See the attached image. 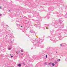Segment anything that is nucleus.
<instances>
[{
    "label": "nucleus",
    "mask_w": 67,
    "mask_h": 67,
    "mask_svg": "<svg viewBox=\"0 0 67 67\" xmlns=\"http://www.w3.org/2000/svg\"><path fill=\"white\" fill-rule=\"evenodd\" d=\"M31 41L33 43H36L37 45H38L39 47H40L43 48L44 47L43 45H39L43 41V40H42V38H39L37 39H36L35 40H33L32 38H31Z\"/></svg>",
    "instance_id": "obj_1"
},
{
    "label": "nucleus",
    "mask_w": 67,
    "mask_h": 67,
    "mask_svg": "<svg viewBox=\"0 0 67 67\" xmlns=\"http://www.w3.org/2000/svg\"><path fill=\"white\" fill-rule=\"evenodd\" d=\"M30 32L32 33H34L35 34H36V33L35 32H34L33 30H30Z\"/></svg>",
    "instance_id": "obj_2"
},
{
    "label": "nucleus",
    "mask_w": 67,
    "mask_h": 67,
    "mask_svg": "<svg viewBox=\"0 0 67 67\" xmlns=\"http://www.w3.org/2000/svg\"><path fill=\"white\" fill-rule=\"evenodd\" d=\"M53 7H49V11H50V10H52L53 9Z\"/></svg>",
    "instance_id": "obj_3"
},
{
    "label": "nucleus",
    "mask_w": 67,
    "mask_h": 67,
    "mask_svg": "<svg viewBox=\"0 0 67 67\" xmlns=\"http://www.w3.org/2000/svg\"><path fill=\"white\" fill-rule=\"evenodd\" d=\"M49 24H45L44 25V26L45 27H49Z\"/></svg>",
    "instance_id": "obj_4"
},
{
    "label": "nucleus",
    "mask_w": 67,
    "mask_h": 67,
    "mask_svg": "<svg viewBox=\"0 0 67 67\" xmlns=\"http://www.w3.org/2000/svg\"><path fill=\"white\" fill-rule=\"evenodd\" d=\"M37 27H39V29H41V24H38L37 25Z\"/></svg>",
    "instance_id": "obj_5"
},
{
    "label": "nucleus",
    "mask_w": 67,
    "mask_h": 67,
    "mask_svg": "<svg viewBox=\"0 0 67 67\" xmlns=\"http://www.w3.org/2000/svg\"><path fill=\"white\" fill-rule=\"evenodd\" d=\"M49 37H50V40H51V41H52V40H53V37H52V36H49Z\"/></svg>",
    "instance_id": "obj_6"
},
{
    "label": "nucleus",
    "mask_w": 67,
    "mask_h": 67,
    "mask_svg": "<svg viewBox=\"0 0 67 67\" xmlns=\"http://www.w3.org/2000/svg\"><path fill=\"white\" fill-rule=\"evenodd\" d=\"M33 59H35V58H36V56L35 55H34L33 56Z\"/></svg>",
    "instance_id": "obj_7"
},
{
    "label": "nucleus",
    "mask_w": 67,
    "mask_h": 67,
    "mask_svg": "<svg viewBox=\"0 0 67 67\" xmlns=\"http://www.w3.org/2000/svg\"><path fill=\"white\" fill-rule=\"evenodd\" d=\"M59 22H60L61 23L62 22V19H59Z\"/></svg>",
    "instance_id": "obj_8"
},
{
    "label": "nucleus",
    "mask_w": 67,
    "mask_h": 67,
    "mask_svg": "<svg viewBox=\"0 0 67 67\" xmlns=\"http://www.w3.org/2000/svg\"><path fill=\"white\" fill-rule=\"evenodd\" d=\"M21 64H19L18 65V67H21Z\"/></svg>",
    "instance_id": "obj_9"
},
{
    "label": "nucleus",
    "mask_w": 67,
    "mask_h": 67,
    "mask_svg": "<svg viewBox=\"0 0 67 67\" xmlns=\"http://www.w3.org/2000/svg\"><path fill=\"white\" fill-rule=\"evenodd\" d=\"M57 62H60V59H57Z\"/></svg>",
    "instance_id": "obj_10"
},
{
    "label": "nucleus",
    "mask_w": 67,
    "mask_h": 67,
    "mask_svg": "<svg viewBox=\"0 0 67 67\" xmlns=\"http://www.w3.org/2000/svg\"><path fill=\"white\" fill-rule=\"evenodd\" d=\"M56 22H55V23H54V25H53V26H55V25L57 24V23H56Z\"/></svg>",
    "instance_id": "obj_11"
},
{
    "label": "nucleus",
    "mask_w": 67,
    "mask_h": 67,
    "mask_svg": "<svg viewBox=\"0 0 67 67\" xmlns=\"http://www.w3.org/2000/svg\"><path fill=\"white\" fill-rule=\"evenodd\" d=\"M52 65L53 66H55V64L54 63H52Z\"/></svg>",
    "instance_id": "obj_12"
},
{
    "label": "nucleus",
    "mask_w": 67,
    "mask_h": 67,
    "mask_svg": "<svg viewBox=\"0 0 67 67\" xmlns=\"http://www.w3.org/2000/svg\"><path fill=\"white\" fill-rule=\"evenodd\" d=\"M8 50H11V48H8Z\"/></svg>",
    "instance_id": "obj_13"
},
{
    "label": "nucleus",
    "mask_w": 67,
    "mask_h": 67,
    "mask_svg": "<svg viewBox=\"0 0 67 67\" xmlns=\"http://www.w3.org/2000/svg\"><path fill=\"white\" fill-rule=\"evenodd\" d=\"M51 64H52L51 62H50L49 63L48 65H51Z\"/></svg>",
    "instance_id": "obj_14"
},
{
    "label": "nucleus",
    "mask_w": 67,
    "mask_h": 67,
    "mask_svg": "<svg viewBox=\"0 0 67 67\" xmlns=\"http://www.w3.org/2000/svg\"><path fill=\"white\" fill-rule=\"evenodd\" d=\"M55 64H57V62H55Z\"/></svg>",
    "instance_id": "obj_15"
},
{
    "label": "nucleus",
    "mask_w": 67,
    "mask_h": 67,
    "mask_svg": "<svg viewBox=\"0 0 67 67\" xmlns=\"http://www.w3.org/2000/svg\"><path fill=\"white\" fill-rule=\"evenodd\" d=\"M53 43H56V41L54 40L53 41Z\"/></svg>",
    "instance_id": "obj_16"
},
{
    "label": "nucleus",
    "mask_w": 67,
    "mask_h": 67,
    "mask_svg": "<svg viewBox=\"0 0 67 67\" xmlns=\"http://www.w3.org/2000/svg\"><path fill=\"white\" fill-rule=\"evenodd\" d=\"M47 18L48 19H49V16H47Z\"/></svg>",
    "instance_id": "obj_17"
},
{
    "label": "nucleus",
    "mask_w": 67,
    "mask_h": 67,
    "mask_svg": "<svg viewBox=\"0 0 67 67\" xmlns=\"http://www.w3.org/2000/svg\"><path fill=\"white\" fill-rule=\"evenodd\" d=\"M35 27H37V25H35Z\"/></svg>",
    "instance_id": "obj_18"
},
{
    "label": "nucleus",
    "mask_w": 67,
    "mask_h": 67,
    "mask_svg": "<svg viewBox=\"0 0 67 67\" xmlns=\"http://www.w3.org/2000/svg\"><path fill=\"white\" fill-rule=\"evenodd\" d=\"M21 52H23V50H21Z\"/></svg>",
    "instance_id": "obj_19"
},
{
    "label": "nucleus",
    "mask_w": 67,
    "mask_h": 67,
    "mask_svg": "<svg viewBox=\"0 0 67 67\" xmlns=\"http://www.w3.org/2000/svg\"><path fill=\"white\" fill-rule=\"evenodd\" d=\"M47 55H46V58H47Z\"/></svg>",
    "instance_id": "obj_20"
},
{
    "label": "nucleus",
    "mask_w": 67,
    "mask_h": 67,
    "mask_svg": "<svg viewBox=\"0 0 67 67\" xmlns=\"http://www.w3.org/2000/svg\"><path fill=\"white\" fill-rule=\"evenodd\" d=\"M62 26V27H61L62 28H63V27H64V26H63V25Z\"/></svg>",
    "instance_id": "obj_21"
},
{
    "label": "nucleus",
    "mask_w": 67,
    "mask_h": 67,
    "mask_svg": "<svg viewBox=\"0 0 67 67\" xmlns=\"http://www.w3.org/2000/svg\"><path fill=\"white\" fill-rule=\"evenodd\" d=\"M44 64H45V65H47V63H44Z\"/></svg>",
    "instance_id": "obj_22"
},
{
    "label": "nucleus",
    "mask_w": 67,
    "mask_h": 67,
    "mask_svg": "<svg viewBox=\"0 0 67 67\" xmlns=\"http://www.w3.org/2000/svg\"><path fill=\"white\" fill-rule=\"evenodd\" d=\"M10 42H11V43H13V41H11Z\"/></svg>",
    "instance_id": "obj_23"
},
{
    "label": "nucleus",
    "mask_w": 67,
    "mask_h": 67,
    "mask_svg": "<svg viewBox=\"0 0 67 67\" xmlns=\"http://www.w3.org/2000/svg\"><path fill=\"white\" fill-rule=\"evenodd\" d=\"M10 56H11V58H12V57H13V56H11V54H10Z\"/></svg>",
    "instance_id": "obj_24"
},
{
    "label": "nucleus",
    "mask_w": 67,
    "mask_h": 67,
    "mask_svg": "<svg viewBox=\"0 0 67 67\" xmlns=\"http://www.w3.org/2000/svg\"><path fill=\"white\" fill-rule=\"evenodd\" d=\"M10 37H11V36H12V35H10Z\"/></svg>",
    "instance_id": "obj_25"
},
{
    "label": "nucleus",
    "mask_w": 67,
    "mask_h": 67,
    "mask_svg": "<svg viewBox=\"0 0 67 67\" xmlns=\"http://www.w3.org/2000/svg\"><path fill=\"white\" fill-rule=\"evenodd\" d=\"M43 29L44 30L45 29V28H44V27H42Z\"/></svg>",
    "instance_id": "obj_26"
},
{
    "label": "nucleus",
    "mask_w": 67,
    "mask_h": 67,
    "mask_svg": "<svg viewBox=\"0 0 67 67\" xmlns=\"http://www.w3.org/2000/svg\"><path fill=\"white\" fill-rule=\"evenodd\" d=\"M2 15V14H0V16H1Z\"/></svg>",
    "instance_id": "obj_27"
},
{
    "label": "nucleus",
    "mask_w": 67,
    "mask_h": 67,
    "mask_svg": "<svg viewBox=\"0 0 67 67\" xmlns=\"http://www.w3.org/2000/svg\"><path fill=\"white\" fill-rule=\"evenodd\" d=\"M17 26H19V24H17Z\"/></svg>",
    "instance_id": "obj_28"
},
{
    "label": "nucleus",
    "mask_w": 67,
    "mask_h": 67,
    "mask_svg": "<svg viewBox=\"0 0 67 67\" xmlns=\"http://www.w3.org/2000/svg\"><path fill=\"white\" fill-rule=\"evenodd\" d=\"M10 47H12V46H10Z\"/></svg>",
    "instance_id": "obj_29"
},
{
    "label": "nucleus",
    "mask_w": 67,
    "mask_h": 67,
    "mask_svg": "<svg viewBox=\"0 0 67 67\" xmlns=\"http://www.w3.org/2000/svg\"><path fill=\"white\" fill-rule=\"evenodd\" d=\"M8 25H6V26H8Z\"/></svg>",
    "instance_id": "obj_30"
},
{
    "label": "nucleus",
    "mask_w": 67,
    "mask_h": 67,
    "mask_svg": "<svg viewBox=\"0 0 67 67\" xmlns=\"http://www.w3.org/2000/svg\"><path fill=\"white\" fill-rule=\"evenodd\" d=\"M0 9H2L1 7H0Z\"/></svg>",
    "instance_id": "obj_31"
},
{
    "label": "nucleus",
    "mask_w": 67,
    "mask_h": 67,
    "mask_svg": "<svg viewBox=\"0 0 67 67\" xmlns=\"http://www.w3.org/2000/svg\"><path fill=\"white\" fill-rule=\"evenodd\" d=\"M60 46H62V45H62V44H60Z\"/></svg>",
    "instance_id": "obj_32"
},
{
    "label": "nucleus",
    "mask_w": 67,
    "mask_h": 67,
    "mask_svg": "<svg viewBox=\"0 0 67 67\" xmlns=\"http://www.w3.org/2000/svg\"><path fill=\"white\" fill-rule=\"evenodd\" d=\"M21 27H22V26H20Z\"/></svg>",
    "instance_id": "obj_33"
},
{
    "label": "nucleus",
    "mask_w": 67,
    "mask_h": 67,
    "mask_svg": "<svg viewBox=\"0 0 67 67\" xmlns=\"http://www.w3.org/2000/svg\"><path fill=\"white\" fill-rule=\"evenodd\" d=\"M58 38H60V37H58Z\"/></svg>",
    "instance_id": "obj_34"
},
{
    "label": "nucleus",
    "mask_w": 67,
    "mask_h": 67,
    "mask_svg": "<svg viewBox=\"0 0 67 67\" xmlns=\"http://www.w3.org/2000/svg\"><path fill=\"white\" fill-rule=\"evenodd\" d=\"M46 29H48V27H46Z\"/></svg>",
    "instance_id": "obj_35"
},
{
    "label": "nucleus",
    "mask_w": 67,
    "mask_h": 67,
    "mask_svg": "<svg viewBox=\"0 0 67 67\" xmlns=\"http://www.w3.org/2000/svg\"><path fill=\"white\" fill-rule=\"evenodd\" d=\"M27 24H29V23H27Z\"/></svg>",
    "instance_id": "obj_36"
},
{
    "label": "nucleus",
    "mask_w": 67,
    "mask_h": 67,
    "mask_svg": "<svg viewBox=\"0 0 67 67\" xmlns=\"http://www.w3.org/2000/svg\"><path fill=\"white\" fill-rule=\"evenodd\" d=\"M48 14V15H49L50 14Z\"/></svg>",
    "instance_id": "obj_37"
},
{
    "label": "nucleus",
    "mask_w": 67,
    "mask_h": 67,
    "mask_svg": "<svg viewBox=\"0 0 67 67\" xmlns=\"http://www.w3.org/2000/svg\"><path fill=\"white\" fill-rule=\"evenodd\" d=\"M23 55V54H21V55Z\"/></svg>",
    "instance_id": "obj_38"
},
{
    "label": "nucleus",
    "mask_w": 67,
    "mask_h": 67,
    "mask_svg": "<svg viewBox=\"0 0 67 67\" xmlns=\"http://www.w3.org/2000/svg\"><path fill=\"white\" fill-rule=\"evenodd\" d=\"M8 11H10V10H9Z\"/></svg>",
    "instance_id": "obj_39"
},
{
    "label": "nucleus",
    "mask_w": 67,
    "mask_h": 67,
    "mask_svg": "<svg viewBox=\"0 0 67 67\" xmlns=\"http://www.w3.org/2000/svg\"><path fill=\"white\" fill-rule=\"evenodd\" d=\"M56 53H57V52H56Z\"/></svg>",
    "instance_id": "obj_40"
},
{
    "label": "nucleus",
    "mask_w": 67,
    "mask_h": 67,
    "mask_svg": "<svg viewBox=\"0 0 67 67\" xmlns=\"http://www.w3.org/2000/svg\"><path fill=\"white\" fill-rule=\"evenodd\" d=\"M35 45H36V44H35Z\"/></svg>",
    "instance_id": "obj_41"
},
{
    "label": "nucleus",
    "mask_w": 67,
    "mask_h": 67,
    "mask_svg": "<svg viewBox=\"0 0 67 67\" xmlns=\"http://www.w3.org/2000/svg\"><path fill=\"white\" fill-rule=\"evenodd\" d=\"M17 0V1H18V0Z\"/></svg>",
    "instance_id": "obj_42"
},
{
    "label": "nucleus",
    "mask_w": 67,
    "mask_h": 67,
    "mask_svg": "<svg viewBox=\"0 0 67 67\" xmlns=\"http://www.w3.org/2000/svg\"><path fill=\"white\" fill-rule=\"evenodd\" d=\"M19 26H20L19 25Z\"/></svg>",
    "instance_id": "obj_43"
}]
</instances>
